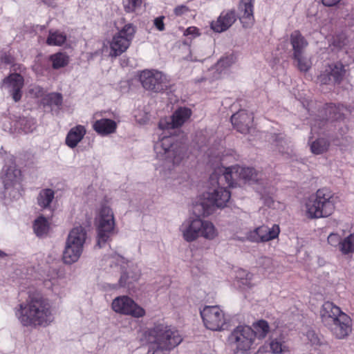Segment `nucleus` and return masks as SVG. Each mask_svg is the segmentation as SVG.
<instances>
[{
	"label": "nucleus",
	"instance_id": "nucleus-1",
	"mask_svg": "<svg viewBox=\"0 0 354 354\" xmlns=\"http://www.w3.org/2000/svg\"><path fill=\"white\" fill-rule=\"evenodd\" d=\"M19 310V319L24 326H46L53 320L50 304L39 294L30 295Z\"/></svg>",
	"mask_w": 354,
	"mask_h": 354
},
{
	"label": "nucleus",
	"instance_id": "nucleus-2",
	"mask_svg": "<svg viewBox=\"0 0 354 354\" xmlns=\"http://www.w3.org/2000/svg\"><path fill=\"white\" fill-rule=\"evenodd\" d=\"M142 337L147 343L166 350L173 349L183 340L178 330L162 322L154 323L144 331Z\"/></svg>",
	"mask_w": 354,
	"mask_h": 354
},
{
	"label": "nucleus",
	"instance_id": "nucleus-3",
	"mask_svg": "<svg viewBox=\"0 0 354 354\" xmlns=\"http://www.w3.org/2000/svg\"><path fill=\"white\" fill-rule=\"evenodd\" d=\"M306 214L310 218L330 216L335 208L333 193L327 188L319 189L306 204Z\"/></svg>",
	"mask_w": 354,
	"mask_h": 354
},
{
	"label": "nucleus",
	"instance_id": "nucleus-4",
	"mask_svg": "<svg viewBox=\"0 0 354 354\" xmlns=\"http://www.w3.org/2000/svg\"><path fill=\"white\" fill-rule=\"evenodd\" d=\"M180 231L187 242H192L199 236L213 240L218 236L217 230L212 222L199 218H190L185 221L180 227Z\"/></svg>",
	"mask_w": 354,
	"mask_h": 354
},
{
	"label": "nucleus",
	"instance_id": "nucleus-5",
	"mask_svg": "<svg viewBox=\"0 0 354 354\" xmlns=\"http://www.w3.org/2000/svg\"><path fill=\"white\" fill-rule=\"evenodd\" d=\"M86 239V232L82 226L75 227L70 231L63 253L65 263L71 264L79 259Z\"/></svg>",
	"mask_w": 354,
	"mask_h": 354
},
{
	"label": "nucleus",
	"instance_id": "nucleus-6",
	"mask_svg": "<svg viewBox=\"0 0 354 354\" xmlns=\"http://www.w3.org/2000/svg\"><path fill=\"white\" fill-rule=\"evenodd\" d=\"M137 32V28L131 23L126 24L118 29L109 41V56L117 57L125 53L131 45Z\"/></svg>",
	"mask_w": 354,
	"mask_h": 354
},
{
	"label": "nucleus",
	"instance_id": "nucleus-7",
	"mask_svg": "<svg viewBox=\"0 0 354 354\" xmlns=\"http://www.w3.org/2000/svg\"><path fill=\"white\" fill-rule=\"evenodd\" d=\"M138 80L144 89L151 93H162L170 88V80L167 75L156 69L140 71Z\"/></svg>",
	"mask_w": 354,
	"mask_h": 354
},
{
	"label": "nucleus",
	"instance_id": "nucleus-8",
	"mask_svg": "<svg viewBox=\"0 0 354 354\" xmlns=\"http://www.w3.org/2000/svg\"><path fill=\"white\" fill-rule=\"evenodd\" d=\"M115 220L112 209L106 206L100 211L98 225L97 226V245L100 248L111 240L115 234Z\"/></svg>",
	"mask_w": 354,
	"mask_h": 354
},
{
	"label": "nucleus",
	"instance_id": "nucleus-9",
	"mask_svg": "<svg viewBox=\"0 0 354 354\" xmlns=\"http://www.w3.org/2000/svg\"><path fill=\"white\" fill-rule=\"evenodd\" d=\"M254 341V333L248 326H238L228 337L229 344L233 348L235 354L248 351Z\"/></svg>",
	"mask_w": 354,
	"mask_h": 354
},
{
	"label": "nucleus",
	"instance_id": "nucleus-10",
	"mask_svg": "<svg viewBox=\"0 0 354 354\" xmlns=\"http://www.w3.org/2000/svg\"><path fill=\"white\" fill-rule=\"evenodd\" d=\"M175 139L174 136H165L160 140V146L166 160L174 165H178L187 157V149L183 143Z\"/></svg>",
	"mask_w": 354,
	"mask_h": 354
},
{
	"label": "nucleus",
	"instance_id": "nucleus-11",
	"mask_svg": "<svg viewBox=\"0 0 354 354\" xmlns=\"http://www.w3.org/2000/svg\"><path fill=\"white\" fill-rule=\"evenodd\" d=\"M230 197L231 193L229 190L218 185L212 192H208L204 194V198L209 204H205V203L203 202L199 205H196V207L201 206L203 209L201 214L203 216H206L212 213L214 207H224L226 206Z\"/></svg>",
	"mask_w": 354,
	"mask_h": 354
},
{
	"label": "nucleus",
	"instance_id": "nucleus-12",
	"mask_svg": "<svg viewBox=\"0 0 354 354\" xmlns=\"http://www.w3.org/2000/svg\"><path fill=\"white\" fill-rule=\"evenodd\" d=\"M111 308L116 313L137 319L146 315L145 310L127 295L115 297L111 303Z\"/></svg>",
	"mask_w": 354,
	"mask_h": 354
},
{
	"label": "nucleus",
	"instance_id": "nucleus-13",
	"mask_svg": "<svg viewBox=\"0 0 354 354\" xmlns=\"http://www.w3.org/2000/svg\"><path fill=\"white\" fill-rule=\"evenodd\" d=\"M201 315L205 327L212 330H221L225 324L224 312L218 306H205Z\"/></svg>",
	"mask_w": 354,
	"mask_h": 354
},
{
	"label": "nucleus",
	"instance_id": "nucleus-14",
	"mask_svg": "<svg viewBox=\"0 0 354 354\" xmlns=\"http://www.w3.org/2000/svg\"><path fill=\"white\" fill-rule=\"evenodd\" d=\"M347 73L345 66L341 62L328 64L325 70L319 75L318 80L322 84H340Z\"/></svg>",
	"mask_w": 354,
	"mask_h": 354
},
{
	"label": "nucleus",
	"instance_id": "nucleus-15",
	"mask_svg": "<svg viewBox=\"0 0 354 354\" xmlns=\"http://www.w3.org/2000/svg\"><path fill=\"white\" fill-rule=\"evenodd\" d=\"M192 111L187 107H179L169 118L161 119L158 123L160 129H174L181 127L192 116Z\"/></svg>",
	"mask_w": 354,
	"mask_h": 354
},
{
	"label": "nucleus",
	"instance_id": "nucleus-16",
	"mask_svg": "<svg viewBox=\"0 0 354 354\" xmlns=\"http://www.w3.org/2000/svg\"><path fill=\"white\" fill-rule=\"evenodd\" d=\"M332 335L337 339L347 338L352 332V319L346 313L340 315L331 324L326 326Z\"/></svg>",
	"mask_w": 354,
	"mask_h": 354
},
{
	"label": "nucleus",
	"instance_id": "nucleus-17",
	"mask_svg": "<svg viewBox=\"0 0 354 354\" xmlns=\"http://www.w3.org/2000/svg\"><path fill=\"white\" fill-rule=\"evenodd\" d=\"M280 227L274 224L272 227L263 225L250 230L246 234V239L253 243H266L279 236Z\"/></svg>",
	"mask_w": 354,
	"mask_h": 354
},
{
	"label": "nucleus",
	"instance_id": "nucleus-18",
	"mask_svg": "<svg viewBox=\"0 0 354 354\" xmlns=\"http://www.w3.org/2000/svg\"><path fill=\"white\" fill-rule=\"evenodd\" d=\"M235 167H236V165L230 167H218L210 175L209 180L211 183H216L219 186L234 187L236 180L239 178L238 174L235 173Z\"/></svg>",
	"mask_w": 354,
	"mask_h": 354
},
{
	"label": "nucleus",
	"instance_id": "nucleus-19",
	"mask_svg": "<svg viewBox=\"0 0 354 354\" xmlns=\"http://www.w3.org/2000/svg\"><path fill=\"white\" fill-rule=\"evenodd\" d=\"M7 85L9 93L15 102L21 100L22 97V88L24 86V77L17 73L10 74L3 80Z\"/></svg>",
	"mask_w": 354,
	"mask_h": 354
},
{
	"label": "nucleus",
	"instance_id": "nucleus-20",
	"mask_svg": "<svg viewBox=\"0 0 354 354\" xmlns=\"http://www.w3.org/2000/svg\"><path fill=\"white\" fill-rule=\"evenodd\" d=\"M254 0H240L238 6V14L241 23L244 28H250L254 23Z\"/></svg>",
	"mask_w": 354,
	"mask_h": 354
},
{
	"label": "nucleus",
	"instance_id": "nucleus-21",
	"mask_svg": "<svg viewBox=\"0 0 354 354\" xmlns=\"http://www.w3.org/2000/svg\"><path fill=\"white\" fill-rule=\"evenodd\" d=\"M253 116L245 110H240L231 117L234 129L241 133H247L253 122Z\"/></svg>",
	"mask_w": 354,
	"mask_h": 354
},
{
	"label": "nucleus",
	"instance_id": "nucleus-22",
	"mask_svg": "<svg viewBox=\"0 0 354 354\" xmlns=\"http://www.w3.org/2000/svg\"><path fill=\"white\" fill-rule=\"evenodd\" d=\"M236 20L234 10L223 11L216 21L211 23V28L216 32L227 30Z\"/></svg>",
	"mask_w": 354,
	"mask_h": 354
},
{
	"label": "nucleus",
	"instance_id": "nucleus-23",
	"mask_svg": "<svg viewBox=\"0 0 354 354\" xmlns=\"http://www.w3.org/2000/svg\"><path fill=\"white\" fill-rule=\"evenodd\" d=\"M319 313L322 322L325 326H328L335 319L344 313L339 306L329 301L322 304Z\"/></svg>",
	"mask_w": 354,
	"mask_h": 354
},
{
	"label": "nucleus",
	"instance_id": "nucleus-24",
	"mask_svg": "<svg viewBox=\"0 0 354 354\" xmlns=\"http://www.w3.org/2000/svg\"><path fill=\"white\" fill-rule=\"evenodd\" d=\"M117 122L109 118L96 120L92 125L93 129L101 136H107L116 132Z\"/></svg>",
	"mask_w": 354,
	"mask_h": 354
},
{
	"label": "nucleus",
	"instance_id": "nucleus-25",
	"mask_svg": "<svg viewBox=\"0 0 354 354\" xmlns=\"http://www.w3.org/2000/svg\"><path fill=\"white\" fill-rule=\"evenodd\" d=\"M2 178L5 189H9L21 182V171L17 167V165L13 163L4 170V174Z\"/></svg>",
	"mask_w": 354,
	"mask_h": 354
},
{
	"label": "nucleus",
	"instance_id": "nucleus-26",
	"mask_svg": "<svg viewBox=\"0 0 354 354\" xmlns=\"http://www.w3.org/2000/svg\"><path fill=\"white\" fill-rule=\"evenodd\" d=\"M86 133V127L82 124L72 127L66 136V145L71 149H74L82 140Z\"/></svg>",
	"mask_w": 354,
	"mask_h": 354
},
{
	"label": "nucleus",
	"instance_id": "nucleus-27",
	"mask_svg": "<svg viewBox=\"0 0 354 354\" xmlns=\"http://www.w3.org/2000/svg\"><path fill=\"white\" fill-rule=\"evenodd\" d=\"M290 42L293 50V57H299L300 53H304L308 45V41L299 30L293 31L290 35Z\"/></svg>",
	"mask_w": 354,
	"mask_h": 354
},
{
	"label": "nucleus",
	"instance_id": "nucleus-28",
	"mask_svg": "<svg viewBox=\"0 0 354 354\" xmlns=\"http://www.w3.org/2000/svg\"><path fill=\"white\" fill-rule=\"evenodd\" d=\"M306 337L311 345L318 351L319 354H328L330 351V346L328 342L321 337L315 331L309 330L306 333Z\"/></svg>",
	"mask_w": 354,
	"mask_h": 354
},
{
	"label": "nucleus",
	"instance_id": "nucleus-29",
	"mask_svg": "<svg viewBox=\"0 0 354 354\" xmlns=\"http://www.w3.org/2000/svg\"><path fill=\"white\" fill-rule=\"evenodd\" d=\"M345 107L343 104L333 103L325 104L323 111L326 115V120H337L342 119Z\"/></svg>",
	"mask_w": 354,
	"mask_h": 354
},
{
	"label": "nucleus",
	"instance_id": "nucleus-30",
	"mask_svg": "<svg viewBox=\"0 0 354 354\" xmlns=\"http://www.w3.org/2000/svg\"><path fill=\"white\" fill-rule=\"evenodd\" d=\"M55 197V192L53 189L47 188L40 191L37 196V204L43 208H47L50 206Z\"/></svg>",
	"mask_w": 354,
	"mask_h": 354
},
{
	"label": "nucleus",
	"instance_id": "nucleus-31",
	"mask_svg": "<svg viewBox=\"0 0 354 354\" xmlns=\"http://www.w3.org/2000/svg\"><path fill=\"white\" fill-rule=\"evenodd\" d=\"M66 41V35L59 30H49L48 36L46 39V44L48 46H61Z\"/></svg>",
	"mask_w": 354,
	"mask_h": 354
},
{
	"label": "nucleus",
	"instance_id": "nucleus-32",
	"mask_svg": "<svg viewBox=\"0 0 354 354\" xmlns=\"http://www.w3.org/2000/svg\"><path fill=\"white\" fill-rule=\"evenodd\" d=\"M252 330L254 333V338L264 339L270 332V326L267 321L260 319L252 324Z\"/></svg>",
	"mask_w": 354,
	"mask_h": 354
},
{
	"label": "nucleus",
	"instance_id": "nucleus-33",
	"mask_svg": "<svg viewBox=\"0 0 354 354\" xmlns=\"http://www.w3.org/2000/svg\"><path fill=\"white\" fill-rule=\"evenodd\" d=\"M52 66L54 69H59L66 66L69 63V57L64 53H57L50 56Z\"/></svg>",
	"mask_w": 354,
	"mask_h": 354
},
{
	"label": "nucleus",
	"instance_id": "nucleus-34",
	"mask_svg": "<svg viewBox=\"0 0 354 354\" xmlns=\"http://www.w3.org/2000/svg\"><path fill=\"white\" fill-rule=\"evenodd\" d=\"M33 230L37 236L46 234L49 230V225L47 219L44 216H39L34 221Z\"/></svg>",
	"mask_w": 354,
	"mask_h": 354
},
{
	"label": "nucleus",
	"instance_id": "nucleus-35",
	"mask_svg": "<svg viewBox=\"0 0 354 354\" xmlns=\"http://www.w3.org/2000/svg\"><path fill=\"white\" fill-rule=\"evenodd\" d=\"M235 173L238 174L239 178L245 180H255L257 179L256 170L252 167H243L239 165H236V167H235Z\"/></svg>",
	"mask_w": 354,
	"mask_h": 354
},
{
	"label": "nucleus",
	"instance_id": "nucleus-36",
	"mask_svg": "<svg viewBox=\"0 0 354 354\" xmlns=\"http://www.w3.org/2000/svg\"><path fill=\"white\" fill-rule=\"evenodd\" d=\"M329 147V142L324 138H318L312 142L310 150L313 153L319 155L326 152Z\"/></svg>",
	"mask_w": 354,
	"mask_h": 354
},
{
	"label": "nucleus",
	"instance_id": "nucleus-37",
	"mask_svg": "<svg viewBox=\"0 0 354 354\" xmlns=\"http://www.w3.org/2000/svg\"><path fill=\"white\" fill-rule=\"evenodd\" d=\"M339 250L344 254H348L354 252V234H351L342 239Z\"/></svg>",
	"mask_w": 354,
	"mask_h": 354
},
{
	"label": "nucleus",
	"instance_id": "nucleus-38",
	"mask_svg": "<svg viewBox=\"0 0 354 354\" xmlns=\"http://www.w3.org/2000/svg\"><path fill=\"white\" fill-rule=\"evenodd\" d=\"M47 105L53 106H55L59 107L63 102V97L59 93H51L48 94L44 98Z\"/></svg>",
	"mask_w": 354,
	"mask_h": 354
},
{
	"label": "nucleus",
	"instance_id": "nucleus-39",
	"mask_svg": "<svg viewBox=\"0 0 354 354\" xmlns=\"http://www.w3.org/2000/svg\"><path fill=\"white\" fill-rule=\"evenodd\" d=\"M293 59L297 62V68L301 72H307L311 68V62L308 60L304 56V53H300L299 57H293Z\"/></svg>",
	"mask_w": 354,
	"mask_h": 354
},
{
	"label": "nucleus",
	"instance_id": "nucleus-40",
	"mask_svg": "<svg viewBox=\"0 0 354 354\" xmlns=\"http://www.w3.org/2000/svg\"><path fill=\"white\" fill-rule=\"evenodd\" d=\"M142 3V0H122L124 8L127 12H133L141 6Z\"/></svg>",
	"mask_w": 354,
	"mask_h": 354
},
{
	"label": "nucleus",
	"instance_id": "nucleus-41",
	"mask_svg": "<svg viewBox=\"0 0 354 354\" xmlns=\"http://www.w3.org/2000/svg\"><path fill=\"white\" fill-rule=\"evenodd\" d=\"M270 348L273 353L280 354L283 352L285 346L281 341L274 339L270 342Z\"/></svg>",
	"mask_w": 354,
	"mask_h": 354
},
{
	"label": "nucleus",
	"instance_id": "nucleus-42",
	"mask_svg": "<svg viewBox=\"0 0 354 354\" xmlns=\"http://www.w3.org/2000/svg\"><path fill=\"white\" fill-rule=\"evenodd\" d=\"M333 46L342 48L346 44V37L344 34L337 35L333 37L332 42Z\"/></svg>",
	"mask_w": 354,
	"mask_h": 354
},
{
	"label": "nucleus",
	"instance_id": "nucleus-43",
	"mask_svg": "<svg viewBox=\"0 0 354 354\" xmlns=\"http://www.w3.org/2000/svg\"><path fill=\"white\" fill-rule=\"evenodd\" d=\"M183 35L185 37H190L191 39H194L201 35V32L197 27L189 26L185 30Z\"/></svg>",
	"mask_w": 354,
	"mask_h": 354
},
{
	"label": "nucleus",
	"instance_id": "nucleus-44",
	"mask_svg": "<svg viewBox=\"0 0 354 354\" xmlns=\"http://www.w3.org/2000/svg\"><path fill=\"white\" fill-rule=\"evenodd\" d=\"M342 241V239L338 234L331 233L328 236V243L332 246L339 245V248Z\"/></svg>",
	"mask_w": 354,
	"mask_h": 354
},
{
	"label": "nucleus",
	"instance_id": "nucleus-45",
	"mask_svg": "<svg viewBox=\"0 0 354 354\" xmlns=\"http://www.w3.org/2000/svg\"><path fill=\"white\" fill-rule=\"evenodd\" d=\"M165 17L160 16L154 19L153 26L158 31H164L165 29V25L164 23Z\"/></svg>",
	"mask_w": 354,
	"mask_h": 354
},
{
	"label": "nucleus",
	"instance_id": "nucleus-46",
	"mask_svg": "<svg viewBox=\"0 0 354 354\" xmlns=\"http://www.w3.org/2000/svg\"><path fill=\"white\" fill-rule=\"evenodd\" d=\"M189 10L186 6L180 5L174 8V12L176 16H181Z\"/></svg>",
	"mask_w": 354,
	"mask_h": 354
},
{
	"label": "nucleus",
	"instance_id": "nucleus-47",
	"mask_svg": "<svg viewBox=\"0 0 354 354\" xmlns=\"http://www.w3.org/2000/svg\"><path fill=\"white\" fill-rule=\"evenodd\" d=\"M1 60L5 64H11L14 62V57L10 55H5L1 57Z\"/></svg>",
	"mask_w": 354,
	"mask_h": 354
},
{
	"label": "nucleus",
	"instance_id": "nucleus-48",
	"mask_svg": "<svg viewBox=\"0 0 354 354\" xmlns=\"http://www.w3.org/2000/svg\"><path fill=\"white\" fill-rule=\"evenodd\" d=\"M341 0H322V3L325 6L330 7L338 3Z\"/></svg>",
	"mask_w": 354,
	"mask_h": 354
},
{
	"label": "nucleus",
	"instance_id": "nucleus-49",
	"mask_svg": "<svg viewBox=\"0 0 354 354\" xmlns=\"http://www.w3.org/2000/svg\"><path fill=\"white\" fill-rule=\"evenodd\" d=\"M231 59H232V58H230V57L221 58L218 62V65L221 66H225V65L229 66Z\"/></svg>",
	"mask_w": 354,
	"mask_h": 354
},
{
	"label": "nucleus",
	"instance_id": "nucleus-50",
	"mask_svg": "<svg viewBox=\"0 0 354 354\" xmlns=\"http://www.w3.org/2000/svg\"><path fill=\"white\" fill-rule=\"evenodd\" d=\"M127 276L125 274H123L121 276L120 279V286H122V287H124L126 283H125V280L127 279Z\"/></svg>",
	"mask_w": 354,
	"mask_h": 354
},
{
	"label": "nucleus",
	"instance_id": "nucleus-51",
	"mask_svg": "<svg viewBox=\"0 0 354 354\" xmlns=\"http://www.w3.org/2000/svg\"><path fill=\"white\" fill-rule=\"evenodd\" d=\"M14 66H17V68H14L15 71H17V70L21 71V67L23 66L21 64H17V65H15Z\"/></svg>",
	"mask_w": 354,
	"mask_h": 354
},
{
	"label": "nucleus",
	"instance_id": "nucleus-52",
	"mask_svg": "<svg viewBox=\"0 0 354 354\" xmlns=\"http://www.w3.org/2000/svg\"><path fill=\"white\" fill-rule=\"evenodd\" d=\"M4 256H6V254L0 250V257H4Z\"/></svg>",
	"mask_w": 354,
	"mask_h": 354
},
{
	"label": "nucleus",
	"instance_id": "nucleus-53",
	"mask_svg": "<svg viewBox=\"0 0 354 354\" xmlns=\"http://www.w3.org/2000/svg\"><path fill=\"white\" fill-rule=\"evenodd\" d=\"M57 272H55L54 274V275L50 277V279H54L55 277V276H57Z\"/></svg>",
	"mask_w": 354,
	"mask_h": 354
}]
</instances>
